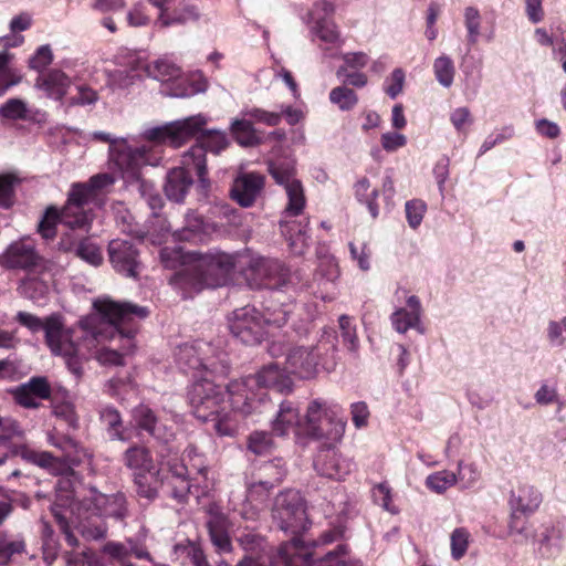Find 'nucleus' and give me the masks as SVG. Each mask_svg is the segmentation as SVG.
Masks as SVG:
<instances>
[{
	"label": "nucleus",
	"instance_id": "1",
	"mask_svg": "<svg viewBox=\"0 0 566 566\" xmlns=\"http://www.w3.org/2000/svg\"><path fill=\"white\" fill-rule=\"evenodd\" d=\"M272 516L277 527L292 535L291 541L283 543L277 553L279 560L284 566H360L348 554L347 545L337 544L336 549L324 555L312 551L300 538V534L306 530L307 516L302 495L295 490H285L276 495L272 509Z\"/></svg>",
	"mask_w": 566,
	"mask_h": 566
},
{
	"label": "nucleus",
	"instance_id": "2",
	"mask_svg": "<svg viewBox=\"0 0 566 566\" xmlns=\"http://www.w3.org/2000/svg\"><path fill=\"white\" fill-rule=\"evenodd\" d=\"M206 125L207 118L198 114L151 128L147 132V137L150 140L167 144L175 148L180 147L199 134L197 144L184 154V164L186 166H193L198 179L203 187L208 185L206 153L219 154L229 145L227 135L223 132L216 129L203 130Z\"/></svg>",
	"mask_w": 566,
	"mask_h": 566
},
{
	"label": "nucleus",
	"instance_id": "3",
	"mask_svg": "<svg viewBox=\"0 0 566 566\" xmlns=\"http://www.w3.org/2000/svg\"><path fill=\"white\" fill-rule=\"evenodd\" d=\"M292 385L290 374L284 369V361L276 358L274 363L264 366L256 375L229 384L227 394L232 411L248 416L253 412L262 413L272 405L268 394L263 390L264 388L289 392Z\"/></svg>",
	"mask_w": 566,
	"mask_h": 566
},
{
	"label": "nucleus",
	"instance_id": "4",
	"mask_svg": "<svg viewBox=\"0 0 566 566\" xmlns=\"http://www.w3.org/2000/svg\"><path fill=\"white\" fill-rule=\"evenodd\" d=\"M15 319L32 333L43 329L45 343L51 353L56 356H62L69 370L76 378L82 377L85 356L81 353L78 344L73 339V331L64 327L60 315L52 314L42 321L31 313L20 311Z\"/></svg>",
	"mask_w": 566,
	"mask_h": 566
},
{
	"label": "nucleus",
	"instance_id": "5",
	"mask_svg": "<svg viewBox=\"0 0 566 566\" xmlns=\"http://www.w3.org/2000/svg\"><path fill=\"white\" fill-rule=\"evenodd\" d=\"M115 179L111 174H98L85 184H74L64 206L63 221L71 230L88 232L94 219L91 203L97 193L113 186Z\"/></svg>",
	"mask_w": 566,
	"mask_h": 566
},
{
	"label": "nucleus",
	"instance_id": "6",
	"mask_svg": "<svg viewBox=\"0 0 566 566\" xmlns=\"http://www.w3.org/2000/svg\"><path fill=\"white\" fill-rule=\"evenodd\" d=\"M115 160L126 182L137 189L153 211L159 210L163 207L161 196L155 190L154 184L142 176V168L148 164L145 147L132 148L122 144L118 146Z\"/></svg>",
	"mask_w": 566,
	"mask_h": 566
},
{
	"label": "nucleus",
	"instance_id": "7",
	"mask_svg": "<svg viewBox=\"0 0 566 566\" xmlns=\"http://www.w3.org/2000/svg\"><path fill=\"white\" fill-rule=\"evenodd\" d=\"M289 312L274 311L264 317L253 306H244L233 311L229 319V328L232 335L248 345L259 344L265 335L264 324L281 327L287 322Z\"/></svg>",
	"mask_w": 566,
	"mask_h": 566
},
{
	"label": "nucleus",
	"instance_id": "8",
	"mask_svg": "<svg viewBox=\"0 0 566 566\" xmlns=\"http://www.w3.org/2000/svg\"><path fill=\"white\" fill-rule=\"evenodd\" d=\"M195 262L190 266L193 282L192 285L198 289H213L224 285L230 273L241 265L242 260L235 255L217 252V253H192Z\"/></svg>",
	"mask_w": 566,
	"mask_h": 566
},
{
	"label": "nucleus",
	"instance_id": "9",
	"mask_svg": "<svg viewBox=\"0 0 566 566\" xmlns=\"http://www.w3.org/2000/svg\"><path fill=\"white\" fill-rule=\"evenodd\" d=\"M329 348L335 349L333 342L319 340L314 346H292L283 350L280 344L273 343L270 354L275 358H283L284 369L289 374L298 376L302 379L313 378L317 374V367L323 352Z\"/></svg>",
	"mask_w": 566,
	"mask_h": 566
},
{
	"label": "nucleus",
	"instance_id": "10",
	"mask_svg": "<svg viewBox=\"0 0 566 566\" xmlns=\"http://www.w3.org/2000/svg\"><path fill=\"white\" fill-rule=\"evenodd\" d=\"M346 421L339 416V408L329 407L319 400L312 401L304 417L305 436L325 439L332 443L342 440Z\"/></svg>",
	"mask_w": 566,
	"mask_h": 566
},
{
	"label": "nucleus",
	"instance_id": "11",
	"mask_svg": "<svg viewBox=\"0 0 566 566\" xmlns=\"http://www.w3.org/2000/svg\"><path fill=\"white\" fill-rule=\"evenodd\" d=\"M94 307L101 314L111 337L118 334L127 339H132L136 331L130 326L125 327V325L129 324L133 317L145 318L149 314L147 307L132 303H118L109 298L95 301Z\"/></svg>",
	"mask_w": 566,
	"mask_h": 566
},
{
	"label": "nucleus",
	"instance_id": "12",
	"mask_svg": "<svg viewBox=\"0 0 566 566\" xmlns=\"http://www.w3.org/2000/svg\"><path fill=\"white\" fill-rule=\"evenodd\" d=\"M241 270L254 287L279 289L290 281L289 269L277 259L251 256L242 261Z\"/></svg>",
	"mask_w": 566,
	"mask_h": 566
},
{
	"label": "nucleus",
	"instance_id": "13",
	"mask_svg": "<svg viewBox=\"0 0 566 566\" xmlns=\"http://www.w3.org/2000/svg\"><path fill=\"white\" fill-rule=\"evenodd\" d=\"M148 77H151L166 86L163 94L170 97H189L197 90L182 76L181 69L167 59H158L140 65Z\"/></svg>",
	"mask_w": 566,
	"mask_h": 566
},
{
	"label": "nucleus",
	"instance_id": "14",
	"mask_svg": "<svg viewBox=\"0 0 566 566\" xmlns=\"http://www.w3.org/2000/svg\"><path fill=\"white\" fill-rule=\"evenodd\" d=\"M189 401L195 417L202 422L209 421L226 410L222 388L207 378L197 380L191 386Z\"/></svg>",
	"mask_w": 566,
	"mask_h": 566
},
{
	"label": "nucleus",
	"instance_id": "15",
	"mask_svg": "<svg viewBox=\"0 0 566 566\" xmlns=\"http://www.w3.org/2000/svg\"><path fill=\"white\" fill-rule=\"evenodd\" d=\"M178 366L184 370H207L211 374L226 373L222 360L214 356L211 344L197 340L178 346L175 353Z\"/></svg>",
	"mask_w": 566,
	"mask_h": 566
},
{
	"label": "nucleus",
	"instance_id": "16",
	"mask_svg": "<svg viewBox=\"0 0 566 566\" xmlns=\"http://www.w3.org/2000/svg\"><path fill=\"white\" fill-rule=\"evenodd\" d=\"M269 172L273 179L285 189L289 202L285 208V214L295 217L302 213L305 207V196L301 181L294 178L295 169L293 164L271 163Z\"/></svg>",
	"mask_w": 566,
	"mask_h": 566
},
{
	"label": "nucleus",
	"instance_id": "17",
	"mask_svg": "<svg viewBox=\"0 0 566 566\" xmlns=\"http://www.w3.org/2000/svg\"><path fill=\"white\" fill-rule=\"evenodd\" d=\"M82 506L92 515L113 517L122 521L127 516L126 497L123 493L111 495L90 488L88 493L81 500Z\"/></svg>",
	"mask_w": 566,
	"mask_h": 566
},
{
	"label": "nucleus",
	"instance_id": "18",
	"mask_svg": "<svg viewBox=\"0 0 566 566\" xmlns=\"http://www.w3.org/2000/svg\"><path fill=\"white\" fill-rule=\"evenodd\" d=\"M108 258L114 270L130 279H137L142 263L139 252L129 240L114 239L108 243Z\"/></svg>",
	"mask_w": 566,
	"mask_h": 566
},
{
	"label": "nucleus",
	"instance_id": "19",
	"mask_svg": "<svg viewBox=\"0 0 566 566\" xmlns=\"http://www.w3.org/2000/svg\"><path fill=\"white\" fill-rule=\"evenodd\" d=\"M354 468L355 463L338 453L332 444L321 448L314 459L315 471L321 476L327 479L342 480L348 475Z\"/></svg>",
	"mask_w": 566,
	"mask_h": 566
},
{
	"label": "nucleus",
	"instance_id": "20",
	"mask_svg": "<svg viewBox=\"0 0 566 566\" xmlns=\"http://www.w3.org/2000/svg\"><path fill=\"white\" fill-rule=\"evenodd\" d=\"M42 258L34 247L25 241H14L0 255V265L8 270L33 271L40 266Z\"/></svg>",
	"mask_w": 566,
	"mask_h": 566
},
{
	"label": "nucleus",
	"instance_id": "21",
	"mask_svg": "<svg viewBox=\"0 0 566 566\" xmlns=\"http://www.w3.org/2000/svg\"><path fill=\"white\" fill-rule=\"evenodd\" d=\"M264 187V176L256 172L239 175L231 187V198L241 207L249 208L254 205Z\"/></svg>",
	"mask_w": 566,
	"mask_h": 566
},
{
	"label": "nucleus",
	"instance_id": "22",
	"mask_svg": "<svg viewBox=\"0 0 566 566\" xmlns=\"http://www.w3.org/2000/svg\"><path fill=\"white\" fill-rule=\"evenodd\" d=\"M133 419L137 429L146 431L159 442L168 443L174 438L172 428L163 423L148 406H137L133 410Z\"/></svg>",
	"mask_w": 566,
	"mask_h": 566
},
{
	"label": "nucleus",
	"instance_id": "23",
	"mask_svg": "<svg viewBox=\"0 0 566 566\" xmlns=\"http://www.w3.org/2000/svg\"><path fill=\"white\" fill-rule=\"evenodd\" d=\"M272 433L279 437L287 436L290 432L304 434V419L300 416L298 409L292 401H282L274 419L271 421Z\"/></svg>",
	"mask_w": 566,
	"mask_h": 566
},
{
	"label": "nucleus",
	"instance_id": "24",
	"mask_svg": "<svg viewBox=\"0 0 566 566\" xmlns=\"http://www.w3.org/2000/svg\"><path fill=\"white\" fill-rule=\"evenodd\" d=\"M191 170H195L193 166H186L182 158L180 167L172 168L168 171L164 191L169 200L177 203L185 200L193 185V180L190 176Z\"/></svg>",
	"mask_w": 566,
	"mask_h": 566
},
{
	"label": "nucleus",
	"instance_id": "25",
	"mask_svg": "<svg viewBox=\"0 0 566 566\" xmlns=\"http://www.w3.org/2000/svg\"><path fill=\"white\" fill-rule=\"evenodd\" d=\"M542 501L543 495L537 488L523 483L511 491L509 505L511 510L530 516L538 510Z\"/></svg>",
	"mask_w": 566,
	"mask_h": 566
},
{
	"label": "nucleus",
	"instance_id": "26",
	"mask_svg": "<svg viewBox=\"0 0 566 566\" xmlns=\"http://www.w3.org/2000/svg\"><path fill=\"white\" fill-rule=\"evenodd\" d=\"M71 84L72 80L66 73L52 69L36 77L34 87L43 91L49 98L62 101Z\"/></svg>",
	"mask_w": 566,
	"mask_h": 566
},
{
	"label": "nucleus",
	"instance_id": "27",
	"mask_svg": "<svg viewBox=\"0 0 566 566\" xmlns=\"http://www.w3.org/2000/svg\"><path fill=\"white\" fill-rule=\"evenodd\" d=\"M123 461L133 473L150 472V478L155 480L160 474V469L156 468L149 450L145 447L132 446L124 452Z\"/></svg>",
	"mask_w": 566,
	"mask_h": 566
},
{
	"label": "nucleus",
	"instance_id": "28",
	"mask_svg": "<svg viewBox=\"0 0 566 566\" xmlns=\"http://www.w3.org/2000/svg\"><path fill=\"white\" fill-rule=\"evenodd\" d=\"M163 467H166L170 474L171 480L170 484L172 488L171 495L177 499L179 502H182L187 499L188 493L190 491V482L189 475L190 472L188 468L180 462L177 458L170 459L168 461H160Z\"/></svg>",
	"mask_w": 566,
	"mask_h": 566
},
{
	"label": "nucleus",
	"instance_id": "29",
	"mask_svg": "<svg viewBox=\"0 0 566 566\" xmlns=\"http://www.w3.org/2000/svg\"><path fill=\"white\" fill-rule=\"evenodd\" d=\"M410 311L397 310L391 315V323L398 333H405L409 328H417L420 323L421 305L417 296L411 295L407 300Z\"/></svg>",
	"mask_w": 566,
	"mask_h": 566
},
{
	"label": "nucleus",
	"instance_id": "30",
	"mask_svg": "<svg viewBox=\"0 0 566 566\" xmlns=\"http://www.w3.org/2000/svg\"><path fill=\"white\" fill-rule=\"evenodd\" d=\"M200 18V9L197 4L190 2H180L171 13L168 15L166 11L160 12L158 17V23L163 28L170 27L172 24H185L188 22H196Z\"/></svg>",
	"mask_w": 566,
	"mask_h": 566
},
{
	"label": "nucleus",
	"instance_id": "31",
	"mask_svg": "<svg viewBox=\"0 0 566 566\" xmlns=\"http://www.w3.org/2000/svg\"><path fill=\"white\" fill-rule=\"evenodd\" d=\"M564 538L565 533L560 525L545 527L539 537V549L543 556L547 558L556 557L563 549Z\"/></svg>",
	"mask_w": 566,
	"mask_h": 566
},
{
	"label": "nucleus",
	"instance_id": "32",
	"mask_svg": "<svg viewBox=\"0 0 566 566\" xmlns=\"http://www.w3.org/2000/svg\"><path fill=\"white\" fill-rule=\"evenodd\" d=\"M273 488L271 485L265 484V483H263V481H260L258 479H255L253 482H251L248 485V490H247V501L251 504L252 512L250 513V512L243 510L241 512V515L244 518H252L261 509L264 507V505L269 499L270 491Z\"/></svg>",
	"mask_w": 566,
	"mask_h": 566
},
{
	"label": "nucleus",
	"instance_id": "33",
	"mask_svg": "<svg viewBox=\"0 0 566 566\" xmlns=\"http://www.w3.org/2000/svg\"><path fill=\"white\" fill-rule=\"evenodd\" d=\"M282 234L289 240L290 247L295 254H302L307 245V226L296 221L282 220L280 222Z\"/></svg>",
	"mask_w": 566,
	"mask_h": 566
},
{
	"label": "nucleus",
	"instance_id": "34",
	"mask_svg": "<svg viewBox=\"0 0 566 566\" xmlns=\"http://www.w3.org/2000/svg\"><path fill=\"white\" fill-rule=\"evenodd\" d=\"M240 547L245 552L244 556H252L261 560L268 554L269 544L266 539L253 531H243L237 537Z\"/></svg>",
	"mask_w": 566,
	"mask_h": 566
},
{
	"label": "nucleus",
	"instance_id": "35",
	"mask_svg": "<svg viewBox=\"0 0 566 566\" xmlns=\"http://www.w3.org/2000/svg\"><path fill=\"white\" fill-rule=\"evenodd\" d=\"M65 250L74 252L77 258L93 266L101 265L104 260L101 248L87 238L81 239L76 243H67Z\"/></svg>",
	"mask_w": 566,
	"mask_h": 566
},
{
	"label": "nucleus",
	"instance_id": "36",
	"mask_svg": "<svg viewBox=\"0 0 566 566\" xmlns=\"http://www.w3.org/2000/svg\"><path fill=\"white\" fill-rule=\"evenodd\" d=\"M99 418L112 440L126 441L128 439L125 434L123 420L117 409L109 406L104 407L99 411Z\"/></svg>",
	"mask_w": 566,
	"mask_h": 566
},
{
	"label": "nucleus",
	"instance_id": "37",
	"mask_svg": "<svg viewBox=\"0 0 566 566\" xmlns=\"http://www.w3.org/2000/svg\"><path fill=\"white\" fill-rule=\"evenodd\" d=\"M286 474L285 463L282 459H273L259 467L255 479L272 488L281 483Z\"/></svg>",
	"mask_w": 566,
	"mask_h": 566
},
{
	"label": "nucleus",
	"instance_id": "38",
	"mask_svg": "<svg viewBox=\"0 0 566 566\" xmlns=\"http://www.w3.org/2000/svg\"><path fill=\"white\" fill-rule=\"evenodd\" d=\"M231 133L234 139L244 147H251L261 143L260 137L253 127L251 120L244 116L241 119H234L231 124Z\"/></svg>",
	"mask_w": 566,
	"mask_h": 566
},
{
	"label": "nucleus",
	"instance_id": "39",
	"mask_svg": "<svg viewBox=\"0 0 566 566\" xmlns=\"http://www.w3.org/2000/svg\"><path fill=\"white\" fill-rule=\"evenodd\" d=\"M134 484L137 495L148 502L154 501L158 496V486L160 484L159 475L155 479L150 478V472L133 473Z\"/></svg>",
	"mask_w": 566,
	"mask_h": 566
},
{
	"label": "nucleus",
	"instance_id": "40",
	"mask_svg": "<svg viewBox=\"0 0 566 566\" xmlns=\"http://www.w3.org/2000/svg\"><path fill=\"white\" fill-rule=\"evenodd\" d=\"M331 103L338 106L343 112L353 109L358 103L357 94L346 85L334 87L329 92Z\"/></svg>",
	"mask_w": 566,
	"mask_h": 566
},
{
	"label": "nucleus",
	"instance_id": "41",
	"mask_svg": "<svg viewBox=\"0 0 566 566\" xmlns=\"http://www.w3.org/2000/svg\"><path fill=\"white\" fill-rule=\"evenodd\" d=\"M13 452L19 453L22 459L41 468H52L55 462V458L50 452L34 451L24 444H14Z\"/></svg>",
	"mask_w": 566,
	"mask_h": 566
},
{
	"label": "nucleus",
	"instance_id": "42",
	"mask_svg": "<svg viewBox=\"0 0 566 566\" xmlns=\"http://www.w3.org/2000/svg\"><path fill=\"white\" fill-rule=\"evenodd\" d=\"M370 181L364 177L359 179L355 185V193L359 201L365 202L367 208L375 219L378 217V205L376 203V198L378 197V191L376 189L369 191Z\"/></svg>",
	"mask_w": 566,
	"mask_h": 566
},
{
	"label": "nucleus",
	"instance_id": "43",
	"mask_svg": "<svg viewBox=\"0 0 566 566\" xmlns=\"http://www.w3.org/2000/svg\"><path fill=\"white\" fill-rule=\"evenodd\" d=\"M433 71L437 81L443 87H450L453 83L455 69L452 60L447 55H441L434 60Z\"/></svg>",
	"mask_w": 566,
	"mask_h": 566
},
{
	"label": "nucleus",
	"instance_id": "44",
	"mask_svg": "<svg viewBox=\"0 0 566 566\" xmlns=\"http://www.w3.org/2000/svg\"><path fill=\"white\" fill-rule=\"evenodd\" d=\"M63 212L64 207L59 210L54 207H50L46 209L45 216L42 219V221L39 224V231L45 239H52L55 235V224L59 221L63 226L71 229L64 221H63Z\"/></svg>",
	"mask_w": 566,
	"mask_h": 566
},
{
	"label": "nucleus",
	"instance_id": "45",
	"mask_svg": "<svg viewBox=\"0 0 566 566\" xmlns=\"http://www.w3.org/2000/svg\"><path fill=\"white\" fill-rule=\"evenodd\" d=\"M25 548L23 539L13 538L7 534H0V566L8 565L10 558L21 554Z\"/></svg>",
	"mask_w": 566,
	"mask_h": 566
},
{
	"label": "nucleus",
	"instance_id": "46",
	"mask_svg": "<svg viewBox=\"0 0 566 566\" xmlns=\"http://www.w3.org/2000/svg\"><path fill=\"white\" fill-rule=\"evenodd\" d=\"M464 25L468 31V43L474 45L481 33V14L478 8L469 6L463 11Z\"/></svg>",
	"mask_w": 566,
	"mask_h": 566
},
{
	"label": "nucleus",
	"instance_id": "47",
	"mask_svg": "<svg viewBox=\"0 0 566 566\" xmlns=\"http://www.w3.org/2000/svg\"><path fill=\"white\" fill-rule=\"evenodd\" d=\"M455 482H457V474L451 471H448V470L432 473L426 479L427 488L438 494H441L444 491H447Z\"/></svg>",
	"mask_w": 566,
	"mask_h": 566
},
{
	"label": "nucleus",
	"instance_id": "48",
	"mask_svg": "<svg viewBox=\"0 0 566 566\" xmlns=\"http://www.w3.org/2000/svg\"><path fill=\"white\" fill-rule=\"evenodd\" d=\"M273 446L272 436L266 431H254L248 438V449L258 455L266 454Z\"/></svg>",
	"mask_w": 566,
	"mask_h": 566
},
{
	"label": "nucleus",
	"instance_id": "49",
	"mask_svg": "<svg viewBox=\"0 0 566 566\" xmlns=\"http://www.w3.org/2000/svg\"><path fill=\"white\" fill-rule=\"evenodd\" d=\"M11 55L7 52H0V96L3 95L10 87L20 82V76L15 75L9 67V60Z\"/></svg>",
	"mask_w": 566,
	"mask_h": 566
},
{
	"label": "nucleus",
	"instance_id": "50",
	"mask_svg": "<svg viewBox=\"0 0 566 566\" xmlns=\"http://www.w3.org/2000/svg\"><path fill=\"white\" fill-rule=\"evenodd\" d=\"M209 421L213 422V428L220 436L232 437L238 431L239 421L235 416L230 412L221 411Z\"/></svg>",
	"mask_w": 566,
	"mask_h": 566
},
{
	"label": "nucleus",
	"instance_id": "51",
	"mask_svg": "<svg viewBox=\"0 0 566 566\" xmlns=\"http://www.w3.org/2000/svg\"><path fill=\"white\" fill-rule=\"evenodd\" d=\"M18 178L13 175H0V207L9 209L14 203V186Z\"/></svg>",
	"mask_w": 566,
	"mask_h": 566
},
{
	"label": "nucleus",
	"instance_id": "52",
	"mask_svg": "<svg viewBox=\"0 0 566 566\" xmlns=\"http://www.w3.org/2000/svg\"><path fill=\"white\" fill-rule=\"evenodd\" d=\"M27 112V104L20 98H10L0 106V116L7 119H24Z\"/></svg>",
	"mask_w": 566,
	"mask_h": 566
},
{
	"label": "nucleus",
	"instance_id": "53",
	"mask_svg": "<svg viewBox=\"0 0 566 566\" xmlns=\"http://www.w3.org/2000/svg\"><path fill=\"white\" fill-rule=\"evenodd\" d=\"M201 549L202 548L198 543L185 539L174 546L172 556L176 560H180L181 563H185L188 559L192 562Z\"/></svg>",
	"mask_w": 566,
	"mask_h": 566
},
{
	"label": "nucleus",
	"instance_id": "54",
	"mask_svg": "<svg viewBox=\"0 0 566 566\" xmlns=\"http://www.w3.org/2000/svg\"><path fill=\"white\" fill-rule=\"evenodd\" d=\"M313 21L315 22L314 32L322 41L326 43L337 42L339 33L332 20L317 18V20Z\"/></svg>",
	"mask_w": 566,
	"mask_h": 566
},
{
	"label": "nucleus",
	"instance_id": "55",
	"mask_svg": "<svg viewBox=\"0 0 566 566\" xmlns=\"http://www.w3.org/2000/svg\"><path fill=\"white\" fill-rule=\"evenodd\" d=\"M470 533L463 528H455L451 534V555L454 559H460L464 556L469 545Z\"/></svg>",
	"mask_w": 566,
	"mask_h": 566
},
{
	"label": "nucleus",
	"instance_id": "56",
	"mask_svg": "<svg viewBox=\"0 0 566 566\" xmlns=\"http://www.w3.org/2000/svg\"><path fill=\"white\" fill-rule=\"evenodd\" d=\"M244 117H250L256 123H262L268 126H277L281 123V114L277 112H269L259 107L245 108L242 112Z\"/></svg>",
	"mask_w": 566,
	"mask_h": 566
},
{
	"label": "nucleus",
	"instance_id": "57",
	"mask_svg": "<svg viewBox=\"0 0 566 566\" xmlns=\"http://www.w3.org/2000/svg\"><path fill=\"white\" fill-rule=\"evenodd\" d=\"M17 455L20 454L13 452V447L9 452L0 454V480L9 481L21 475V471L14 467Z\"/></svg>",
	"mask_w": 566,
	"mask_h": 566
},
{
	"label": "nucleus",
	"instance_id": "58",
	"mask_svg": "<svg viewBox=\"0 0 566 566\" xmlns=\"http://www.w3.org/2000/svg\"><path fill=\"white\" fill-rule=\"evenodd\" d=\"M52 62L53 52L51 46L44 44L38 48L35 53L29 59V67L42 73Z\"/></svg>",
	"mask_w": 566,
	"mask_h": 566
},
{
	"label": "nucleus",
	"instance_id": "59",
	"mask_svg": "<svg viewBox=\"0 0 566 566\" xmlns=\"http://www.w3.org/2000/svg\"><path fill=\"white\" fill-rule=\"evenodd\" d=\"M426 209V203L421 200H410L406 203L407 221L412 229H417L420 226Z\"/></svg>",
	"mask_w": 566,
	"mask_h": 566
},
{
	"label": "nucleus",
	"instance_id": "60",
	"mask_svg": "<svg viewBox=\"0 0 566 566\" xmlns=\"http://www.w3.org/2000/svg\"><path fill=\"white\" fill-rule=\"evenodd\" d=\"M346 526L339 517L337 525L322 533L319 538L313 542L314 547L324 546L342 539L345 536Z\"/></svg>",
	"mask_w": 566,
	"mask_h": 566
},
{
	"label": "nucleus",
	"instance_id": "61",
	"mask_svg": "<svg viewBox=\"0 0 566 566\" xmlns=\"http://www.w3.org/2000/svg\"><path fill=\"white\" fill-rule=\"evenodd\" d=\"M0 431L2 432L1 441H9L14 438L22 439L24 436V431L19 422L11 418L0 417Z\"/></svg>",
	"mask_w": 566,
	"mask_h": 566
},
{
	"label": "nucleus",
	"instance_id": "62",
	"mask_svg": "<svg viewBox=\"0 0 566 566\" xmlns=\"http://www.w3.org/2000/svg\"><path fill=\"white\" fill-rule=\"evenodd\" d=\"M102 552L113 560L119 562L123 565L130 556L129 547L118 542H107L103 546Z\"/></svg>",
	"mask_w": 566,
	"mask_h": 566
},
{
	"label": "nucleus",
	"instance_id": "63",
	"mask_svg": "<svg viewBox=\"0 0 566 566\" xmlns=\"http://www.w3.org/2000/svg\"><path fill=\"white\" fill-rule=\"evenodd\" d=\"M23 385L38 400L49 399L51 397V386L45 377H33Z\"/></svg>",
	"mask_w": 566,
	"mask_h": 566
},
{
	"label": "nucleus",
	"instance_id": "64",
	"mask_svg": "<svg viewBox=\"0 0 566 566\" xmlns=\"http://www.w3.org/2000/svg\"><path fill=\"white\" fill-rule=\"evenodd\" d=\"M566 333V317L562 321H551L547 326V338L553 346H563L566 338L563 333Z\"/></svg>",
	"mask_w": 566,
	"mask_h": 566
}]
</instances>
